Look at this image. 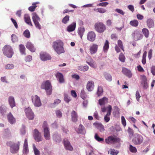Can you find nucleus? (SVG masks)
<instances>
[{"label": "nucleus", "instance_id": "nucleus-1", "mask_svg": "<svg viewBox=\"0 0 155 155\" xmlns=\"http://www.w3.org/2000/svg\"><path fill=\"white\" fill-rule=\"evenodd\" d=\"M64 43L60 40H57L53 42L52 47L54 51L58 54L65 52L63 47Z\"/></svg>", "mask_w": 155, "mask_h": 155}, {"label": "nucleus", "instance_id": "nucleus-2", "mask_svg": "<svg viewBox=\"0 0 155 155\" xmlns=\"http://www.w3.org/2000/svg\"><path fill=\"white\" fill-rule=\"evenodd\" d=\"M41 88L45 90L48 95H50L51 94L52 91V86L49 81L47 80L43 82L41 85Z\"/></svg>", "mask_w": 155, "mask_h": 155}, {"label": "nucleus", "instance_id": "nucleus-3", "mask_svg": "<svg viewBox=\"0 0 155 155\" xmlns=\"http://www.w3.org/2000/svg\"><path fill=\"white\" fill-rule=\"evenodd\" d=\"M2 51L4 55L9 58H12L14 54L13 49L9 45L5 46L2 49Z\"/></svg>", "mask_w": 155, "mask_h": 155}, {"label": "nucleus", "instance_id": "nucleus-4", "mask_svg": "<svg viewBox=\"0 0 155 155\" xmlns=\"http://www.w3.org/2000/svg\"><path fill=\"white\" fill-rule=\"evenodd\" d=\"M120 141V139L114 135L110 136L105 139L106 143L108 144L119 143Z\"/></svg>", "mask_w": 155, "mask_h": 155}, {"label": "nucleus", "instance_id": "nucleus-5", "mask_svg": "<svg viewBox=\"0 0 155 155\" xmlns=\"http://www.w3.org/2000/svg\"><path fill=\"white\" fill-rule=\"evenodd\" d=\"M44 132V136L46 140H49L50 139V132L49 129L48 127L47 122L44 121L43 123L42 127Z\"/></svg>", "mask_w": 155, "mask_h": 155}, {"label": "nucleus", "instance_id": "nucleus-6", "mask_svg": "<svg viewBox=\"0 0 155 155\" xmlns=\"http://www.w3.org/2000/svg\"><path fill=\"white\" fill-rule=\"evenodd\" d=\"M95 30L100 33H103L106 29L105 25L101 22H98L94 25Z\"/></svg>", "mask_w": 155, "mask_h": 155}, {"label": "nucleus", "instance_id": "nucleus-7", "mask_svg": "<svg viewBox=\"0 0 155 155\" xmlns=\"http://www.w3.org/2000/svg\"><path fill=\"white\" fill-rule=\"evenodd\" d=\"M11 143V142H9L7 143V144L8 146H10V151L12 153H16L19 149L20 142L18 141L17 143H14L10 145V144Z\"/></svg>", "mask_w": 155, "mask_h": 155}, {"label": "nucleus", "instance_id": "nucleus-8", "mask_svg": "<svg viewBox=\"0 0 155 155\" xmlns=\"http://www.w3.org/2000/svg\"><path fill=\"white\" fill-rule=\"evenodd\" d=\"M32 15V19L35 27L37 28L40 30L42 28L41 26L39 23L40 21V18L35 12L33 13Z\"/></svg>", "mask_w": 155, "mask_h": 155}, {"label": "nucleus", "instance_id": "nucleus-9", "mask_svg": "<svg viewBox=\"0 0 155 155\" xmlns=\"http://www.w3.org/2000/svg\"><path fill=\"white\" fill-rule=\"evenodd\" d=\"M143 140V138L142 136L139 134H136L133 138L132 141L135 145H138L142 143Z\"/></svg>", "mask_w": 155, "mask_h": 155}, {"label": "nucleus", "instance_id": "nucleus-10", "mask_svg": "<svg viewBox=\"0 0 155 155\" xmlns=\"http://www.w3.org/2000/svg\"><path fill=\"white\" fill-rule=\"evenodd\" d=\"M33 134L35 140L36 141L39 142L42 141V138L41 133L39 132L37 129H35L34 130Z\"/></svg>", "mask_w": 155, "mask_h": 155}, {"label": "nucleus", "instance_id": "nucleus-11", "mask_svg": "<svg viewBox=\"0 0 155 155\" xmlns=\"http://www.w3.org/2000/svg\"><path fill=\"white\" fill-rule=\"evenodd\" d=\"M32 101L33 103L36 107H39L41 105L39 97L36 95L32 96Z\"/></svg>", "mask_w": 155, "mask_h": 155}, {"label": "nucleus", "instance_id": "nucleus-12", "mask_svg": "<svg viewBox=\"0 0 155 155\" xmlns=\"http://www.w3.org/2000/svg\"><path fill=\"white\" fill-rule=\"evenodd\" d=\"M132 37L135 41L141 39L143 38V35L141 34L140 32L138 30H135L132 34Z\"/></svg>", "mask_w": 155, "mask_h": 155}, {"label": "nucleus", "instance_id": "nucleus-13", "mask_svg": "<svg viewBox=\"0 0 155 155\" xmlns=\"http://www.w3.org/2000/svg\"><path fill=\"white\" fill-rule=\"evenodd\" d=\"M25 112L27 117L30 120L34 119V114L30 108L28 107L25 109Z\"/></svg>", "mask_w": 155, "mask_h": 155}, {"label": "nucleus", "instance_id": "nucleus-14", "mask_svg": "<svg viewBox=\"0 0 155 155\" xmlns=\"http://www.w3.org/2000/svg\"><path fill=\"white\" fill-rule=\"evenodd\" d=\"M87 39L88 41L93 42L95 39L96 34L93 31H90L87 34Z\"/></svg>", "mask_w": 155, "mask_h": 155}, {"label": "nucleus", "instance_id": "nucleus-15", "mask_svg": "<svg viewBox=\"0 0 155 155\" xmlns=\"http://www.w3.org/2000/svg\"><path fill=\"white\" fill-rule=\"evenodd\" d=\"M63 142L64 146L66 150L70 151H72L73 150V148L72 147L71 145L70 142L67 139H64L63 140Z\"/></svg>", "mask_w": 155, "mask_h": 155}, {"label": "nucleus", "instance_id": "nucleus-16", "mask_svg": "<svg viewBox=\"0 0 155 155\" xmlns=\"http://www.w3.org/2000/svg\"><path fill=\"white\" fill-rule=\"evenodd\" d=\"M41 59L43 61H45L50 60L51 56L45 52L41 53L40 54Z\"/></svg>", "mask_w": 155, "mask_h": 155}, {"label": "nucleus", "instance_id": "nucleus-17", "mask_svg": "<svg viewBox=\"0 0 155 155\" xmlns=\"http://www.w3.org/2000/svg\"><path fill=\"white\" fill-rule=\"evenodd\" d=\"M98 48V46L95 44H93L90 47L89 51L91 54H95L97 51Z\"/></svg>", "mask_w": 155, "mask_h": 155}, {"label": "nucleus", "instance_id": "nucleus-18", "mask_svg": "<svg viewBox=\"0 0 155 155\" xmlns=\"http://www.w3.org/2000/svg\"><path fill=\"white\" fill-rule=\"evenodd\" d=\"M7 117L8 122L12 124L16 122L15 119L14 117L12 114L10 112L7 115Z\"/></svg>", "mask_w": 155, "mask_h": 155}, {"label": "nucleus", "instance_id": "nucleus-19", "mask_svg": "<svg viewBox=\"0 0 155 155\" xmlns=\"http://www.w3.org/2000/svg\"><path fill=\"white\" fill-rule=\"evenodd\" d=\"M94 87V83L93 81H89L87 83V89L89 91H92Z\"/></svg>", "mask_w": 155, "mask_h": 155}, {"label": "nucleus", "instance_id": "nucleus-20", "mask_svg": "<svg viewBox=\"0 0 155 155\" xmlns=\"http://www.w3.org/2000/svg\"><path fill=\"white\" fill-rule=\"evenodd\" d=\"M122 72L123 73L129 78H130L132 76L131 71L126 68H123Z\"/></svg>", "mask_w": 155, "mask_h": 155}, {"label": "nucleus", "instance_id": "nucleus-21", "mask_svg": "<svg viewBox=\"0 0 155 155\" xmlns=\"http://www.w3.org/2000/svg\"><path fill=\"white\" fill-rule=\"evenodd\" d=\"M71 120L73 122H76L78 121V115L76 112L73 110L71 113Z\"/></svg>", "mask_w": 155, "mask_h": 155}, {"label": "nucleus", "instance_id": "nucleus-22", "mask_svg": "<svg viewBox=\"0 0 155 155\" xmlns=\"http://www.w3.org/2000/svg\"><path fill=\"white\" fill-rule=\"evenodd\" d=\"M56 77L59 79L60 83H63L64 82V79L62 74L60 72H58L55 75Z\"/></svg>", "mask_w": 155, "mask_h": 155}, {"label": "nucleus", "instance_id": "nucleus-23", "mask_svg": "<svg viewBox=\"0 0 155 155\" xmlns=\"http://www.w3.org/2000/svg\"><path fill=\"white\" fill-rule=\"evenodd\" d=\"M26 47L31 52H34L35 51V49L33 45L31 42H28L26 45Z\"/></svg>", "mask_w": 155, "mask_h": 155}, {"label": "nucleus", "instance_id": "nucleus-24", "mask_svg": "<svg viewBox=\"0 0 155 155\" xmlns=\"http://www.w3.org/2000/svg\"><path fill=\"white\" fill-rule=\"evenodd\" d=\"M8 101L9 104L12 108L15 106V99L12 96L9 97L8 98Z\"/></svg>", "mask_w": 155, "mask_h": 155}, {"label": "nucleus", "instance_id": "nucleus-25", "mask_svg": "<svg viewBox=\"0 0 155 155\" xmlns=\"http://www.w3.org/2000/svg\"><path fill=\"white\" fill-rule=\"evenodd\" d=\"M76 23L73 22L72 24L69 25L67 27V30L69 32L74 31L75 28Z\"/></svg>", "mask_w": 155, "mask_h": 155}, {"label": "nucleus", "instance_id": "nucleus-26", "mask_svg": "<svg viewBox=\"0 0 155 155\" xmlns=\"http://www.w3.org/2000/svg\"><path fill=\"white\" fill-rule=\"evenodd\" d=\"M147 23L148 27L149 28H152L154 26L153 21L151 18H149L147 19Z\"/></svg>", "mask_w": 155, "mask_h": 155}, {"label": "nucleus", "instance_id": "nucleus-27", "mask_svg": "<svg viewBox=\"0 0 155 155\" xmlns=\"http://www.w3.org/2000/svg\"><path fill=\"white\" fill-rule=\"evenodd\" d=\"M24 19L25 22L28 25L33 26L30 17L28 15H25L24 17Z\"/></svg>", "mask_w": 155, "mask_h": 155}, {"label": "nucleus", "instance_id": "nucleus-28", "mask_svg": "<svg viewBox=\"0 0 155 155\" xmlns=\"http://www.w3.org/2000/svg\"><path fill=\"white\" fill-rule=\"evenodd\" d=\"M108 99L105 97H104L99 100L98 102L101 105H104L107 102Z\"/></svg>", "mask_w": 155, "mask_h": 155}, {"label": "nucleus", "instance_id": "nucleus-29", "mask_svg": "<svg viewBox=\"0 0 155 155\" xmlns=\"http://www.w3.org/2000/svg\"><path fill=\"white\" fill-rule=\"evenodd\" d=\"M38 2L33 3L32 4V6H31L28 8V10L31 12L34 11L35 9V8L37 7L36 5L38 4Z\"/></svg>", "mask_w": 155, "mask_h": 155}, {"label": "nucleus", "instance_id": "nucleus-30", "mask_svg": "<svg viewBox=\"0 0 155 155\" xmlns=\"http://www.w3.org/2000/svg\"><path fill=\"white\" fill-rule=\"evenodd\" d=\"M129 24L132 26L137 27L139 25V22L137 20L134 19L130 21Z\"/></svg>", "mask_w": 155, "mask_h": 155}, {"label": "nucleus", "instance_id": "nucleus-31", "mask_svg": "<svg viewBox=\"0 0 155 155\" xmlns=\"http://www.w3.org/2000/svg\"><path fill=\"white\" fill-rule=\"evenodd\" d=\"M84 31L85 29L83 27H81L78 28V33L80 35L81 38L83 36Z\"/></svg>", "mask_w": 155, "mask_h": 155}, {"label": "nucleus", "instance_id": "nucleus-32", "mask_svg": "<svg viewBox=\"0 0 155 155\" xmlns=\"http://www.w3.org/2000/svg\"><path fill=\"white\" fill-rule=\"evenodd\" d=\"M119 151L114 149H110L108 151V153L111 155H117Z\"/></svg>", "mask_w": 155, "mask_h": 155}, {"label": "nucleus", "instance_id": "nucleus-33", "mask_svg": "<svg viewBox=\"0 0 155 155\" xmlns=\"http://www.w3.org/2000/svg\"><path fill=\"white\" fill-rule=\"evenodd\" d=\"M78 69L83 71H87L89 69V67L87 65L84 66H80L78 67Z\"/></svg>", "mask_w": 155, "mask_h": 155}, {"label": "nucleus", "instance_id": "nucleus-34", "mask_svg": "<svg viewBox=\"0 0 155 155\" xmlns=\"http://www.w3.org/2000/svg\"><path fill=\"white\" fill-rule=\"evenodd\" d=\"M96 126L101 131H103L104 130V127L103 125L101 123H95Z\"/></svg>", "mask_w": 155, "mask_h": 155}, {"label": "nucleus", "instance_id": "nucleus-35", "mask_svg": "<svg viewBox=\"0 0 155 155\" xmlns=\"http://www.w3.org/2000/svg\"><path fill=\"white\" fill-rule=\"evenodd\" d=\"M142 31L144 36L146 38H148L149 34V31L148 29L145 28H143Z\"/></svg>", "mask_w": 155, "mask_h": 155}, {"label": "nucleus", "instance_id": "nucleus-36", "mask_svg": "<svg viewBox=\"0 0 155 155\" xmlns=\"http://www.w3.org/2000/svg\"><path fill=\"white\" fill-rule=\"evenodd\" d=\"M87 64L89 65L91 67L95 68L97 67V65L95 63L93 60L89 62H87Z\"/></svg>", "mask_w": 155, "mask_h": 155}, {"label": "nucleus", "instance_id": "nucleus-37", "mask_svg": "<svg viewBox=\"0 0 155 155\" xmlns=\"http://www.w3.org/2000/svg\"><path fill=\"white\" fill-rule=\"evenodd\" d=\"M33 148L35 155H40V152L36 148L35 145L34 144H33Z\"/></svg>", "mask_w": 155, "mask_h": 155}, {"label": "nucleus", "instance_id": "nucleus-38", "mask_svg": "<svg viewBox=\"0 0 155 155\" xmlns=\"http://www.w3.org/2000/svg\"><path fill=\"white\" fill-rule=\"evenodd\" d=\"M19 50L21 54H25V48L24 45H19Z\"/></svg>", "mask_w": 155, "mask_h": 155}, {"label": "nucleus", "instance_id": "nucleus-39", "mask_svg": "<svg viewBox=\"0 0 155 155\" xmlns=\"http://www.w3.org/2000/svg\"><path fill=\"white\" fill-rule=\"evenodd\" d=\"M109 47V44L108 41L106 40L105 42L104 46L103 47V50L104 51H107Z\"/></svg>", "mask_w": 155, "mask_h": 155}, {"label": "nucleus", "instance_id": "nucleus-40", "mask_svg": "<svg viewBox=\"0 0 155 155\" xmlns=\"http://www.w3.org/2000/svg\"><path fill=\"white\" fill-rule=\"evenodd\" d=\"M80 95L81 98L83 99H85L87 97V95L84 90H81L80 93Z\"/></svg>", "mask_w": 155, "mask_h": 155}, {"label": "nucleus", "instance_id": "nucleus-41", "mask_svg": "<svg viewBox=\"0 0 155 155\" xmlns=\"http://www.w3.org/2000/svg\"><path fill=\"white\" fill-rule=\"evenodd\" d=\"M103 92V88L101 86H98L97 94L98 96L101 95Z\"/></svg>", "mask_w": 155, "mask_h": 155}, {"label": "nucleus", "instance_id": "nucleus-42", "mask_svg": "<svg viewBox=\"0 0 155 155\" xmlns=\"http://www.w3.org/2000/svg\"><path fill=\"white\" fill-rule=\"evenodd\" d=\"M94 10L97 12H98L101 13H104L106 12V10L103 8H99L96 9H94Z\"/></svg>", "mask_w": 155, "mask_h": 155}, {"label": "nucleus", "instance_id": "nucleus-43", "mask_svg": "<svg viewBox=\"0 0 155 155\" xmlns=\"http://www.w3.org/2000/svg\"><path fill=\"white\" fill-rule=\"evenodd\" d=\"M129 149L130 151L132 153H135L137 151L136 148L135 147H133L131 145H129Z\"/></svg>", "mask_w": 155, "mask_h": 155}, {"label": "nucleus", "instance_id": "nucleus-44", "mask_svg": "<svg viewBox=\"0 0 155 155\" xmlns=\"http://www.w3.org/2000/svg\"><path fill=\"white\" fill-rule=\"evenodd\" d=\"M104 77L108 81H111L112 80L111 76L109 74L106 73L104 75Z\"/></svg>", "mask_w": 155, "mask_h": 155}, {"label": "nucleus", "instance_id": "nucleus-45", "mask_svg": "<svg viewBox=\"0 0 155 155\" xmlns=\"http://www.w3.org/2000/svg\"><path fill=\"white\" fill-rule=\"evenodd\" d=\"M24 36L27 38H29L30 37V33L28 30H25L23 33Z\"/></svg>", "mask_w": 155, "mask_h": 155}, {"label": "nucleus", "instance_id": "nucleus-46", "mask_svg": "<svg viewBox=\"0 0 155 155\" xmlns=\"http://www.w3.org/2000/svg\"><path fill=\"white\" fill-rule=\"evenodd\" d=\"M69 16L66 15L62 19V22L64 24H66L69 20Z\"/></svg>", "mask_w": 155, "mask_h": 155}, {"label": "nucleus", "instance_id": "nucleus-47", "mask_svg": "<svg viewBox=\"0 0 155 155\" xmlns=\"http://www.w3.org/2000/svg\"><path fill=\"white\" fill-rule=\"evenodd\" d=\"M127 132L129 134V135L130 138L132 137L134 134V131L133 129L129 127L127 130Z\"/></svg>", "mask_w": 155, "mask_h": 155}, {"label": "nucleus", "instance_id": "nucleus-48", "mask_svg": "<svg viewBox=\"0 0 155 155\" xmlns=\"http://www.w3.org/2000/svg\"><path fill=\"white\" fill-rule=\"evenodd\" d=\"M117 44L118 47H120L123 51H124L123 43L120 40H118Z\"/></svg>", "mask_w": 155, "mask_h": 155}, {"label": "nucleus", "instance_id": "nucleus-49", "mask_svg": "<svg viewBox=\"0 0 155 155\" xmlns=\"http://www.w3.org/2000/svg\"><path fill=\"white\" fill-rule=\"evenodd\" d=\"M11 40L13 42H15L18 41V38L15 35L13 34L11 36Z\"/></svg>", "mask_w": 155, "mask_h": 155}, {"label": "nucleus", "instance_id": "nucleus-50", "mask_svg": "<svg viewBox=\"0 0 155 155\" xmlns=\"http://www.w3.org/2000/svg\"><path fill=\"white\" fill-rule=\"evenodd\" d=\"M84 129V127L81 124H80L78 129V132L79 133H82Z\"/></svg>", "mask_w": 155, "mask_h": 155}, {"label": "nucleus", "instance_id": "nucleus-51", "mask_svg": "<svg viewBox=\"0 0 155 155\" xmlns=\"http://www.w3.org/2000/svg\"><path fill=\"white\" fill-rule=\"evenodd\" d=\"M94 138L98 142H101L103 141L104 139L103 138H100L97 135V134H96L95 135Z\"/></svg>", "mask_w": 155, "mask_h": 155}, {"label": "nucleus", "instance_id": "nucleus-52", "mask_svg": "<svg viewBox=\"0 0 155 155\" xmlns=\"http://www.w3.org/2000/svg\"><path fill=\"white\" fill-rule=\"evenodd\" d=\"M114 114H119V109L117 106H114V111L113 112Z\"/></svg>", "mask_w": 155, "mask_h": 155}, {"label": "nucleus", "instance_id": "nucleus-53", "mask_svg": "<svg viewBox=\"0 0 155 155\" xmlns=\"http://www.w3.org/2000/svg\"><path fill=\"white\" fill-rule=\"evenodd\" d=\"M14 67V65L12 64H8L5 67V68L7 69H12Z\"/></svg>", "mask_w": 155, "mask_h": 155}, {"label": "nucleus", "instance_id": "nucleus-54", "mask_svg": "<svg viewBox=\"0 0 155 155\" xmlns=\"http://www.w3.org/2000/svg\"><path fill=\"white\" fill-rule=\"evenodd\" d=\"M119 59L122 62L125 61V58L124 55L122 53H120L119 57Z\"/></svg>", "mask_w": 155, "mask_h": 155}, {"label": "nucleus", "instance_id": "nucleus-55", "mask_svg": "<svg viewBox=\"0 0 155 155\" xmlns=\"http://www.w3.org/2000/svg\"><path fill=\"white\" fill-rule=\"evenodd\" d=\"M145 80L143 81V88L144 89H147L148 87V84L146 81V78L145 76H144Z\"/></svg>", "mask_w": 155, "mask_h": 155}, {"label": "nucleus", "instance_id": "nucleus-56", "mask_svg": "<svg viewBox=\"0 0 155 155\" xmlns=\"http://www.w3.org/2000/svg\"><path fill=\"white\" fill-rule=\"evenodd\" d=\"M107 108L108 109V110L106 115H108V116H109L111 114L112 108L111 106L109 105H108Z\"/></svg>", "mask_w": 155, "mask_h": 155}, {"label": "nucleus", "instance_id": "nucleus-57", "mask_svg": "<svg viewBox=\"0 0 155 155\" xmlns=\"http://www.w3.org/2000/svg\"><path fill=\"white\" fill-rule=\"evenodd\" d=\"M64 101L67 102L68 103L70 101V98L68 97V95L66 94H65L64 95Z\"/></svg>", "mask_w": 155, "mask_h": 155}, {"label": "nucleus", "instance_id": "nucleus-58", "mask_svg": "<svg viewBox=\"0 0 155 155\" xmlns=\"http://www.w3.org/2000/svg\"><path fill=\"white\" fill-rule=\"evenodd\" d=\"M29 150L28 147H23V153L26 154L28 152Z\"/></svg>", "mask_w": 155, "mask_h": 155}, {"label": "nucleus", "instance_id": "nucleus-59", "mask_svg": "<svg viewBox=\"0 0 155 155\" xmlns=\"http://www.w3.org/2000/svg\"><path fill=\"white\" fill-rule=\"evenodd\" d=\"M151 72L153 76H155V66H152L150 68Z\"/></svg>", "mask_w": 155, "mask_h": 155}, {"label": "nucleus", "instance_id": "nucleus-60", "mask_svg": "<svg viewBox=\"0 0 155 155\" xmlns=\"http://www.w3.org/2000/svg\"><path fill=\"white\" fill-rule=\"evenodd\" d=\"M93 116L97 120H99L100 117L98 116V114L97 111H95L94 113Z\"/></svg>", "mask_w": 155, "mask_h": 155}, {"label": "nucleus", "instance_id": "nucleus-61", "mask_svg": "<svg viewBox=\"0 0 155 155\" xmlns=\"http://www.w3.org/2000/svg\"><path fill=\"white\" fill-rule=\"evenodd\" d=\"M121 118L122 123L124 127H125L126 125V122L125 118L123 116H122Z\"/></svg>", "mask_w": 155, "mask_h": 155}, {"label": "nucleus", "instance_id": "nucleus-62", "mask_svg": "<svg viewBox=\"0 0 155 155\" xmlns=\"http://www.w3.org/2000/svg\"><path fill=\"white\" fill-rule=\"evenodd\" d=\"M108 4V3L107 2H104L99 3L97 5L99 6L105 7Z\"/></svg>", "mask_w": 155, "mask_h": 155}, {"label": "nucleus", "instance_id": "nucleus-63", "mask_svg": "<svg viewBox=\"0 0 155 155\" xmlns=\"http://www.w3.org/2000/svg\"><path fill=\"white\" fill-rule=\"evenodd\" d=\"M32 59V57L30 55H27L25 58V61L26 62H30Z\"/></svg>", "mask_w": 155, "mask_h": 155}, {"label": "nucleus", "instance_id": "nucleus-64", "mask_svg": "<svg viewBox=\"0 0 155 155\" xmlns=\"http://www.w3.org/2000/svg\"><path fill=\"white\" fill-rule=\"evenodd\" d=\"M56 114L57 116L59 118H60L62 116V113L59 110H57L56 111Z\"/></svg>", "mask_w": 155, "mask_h": 155}]
</instances>
